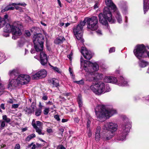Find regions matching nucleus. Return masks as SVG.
Returning <instances> with one entry per match:
<instances>
[{
	"instance_id": "obj_1",
	"label": "nucleus",
	"mask_w": 149,
	"mask_h": 149,
	"mask_svg": "<svg viewBox=\"0 0 149 149\" xmlns=\"http://www.w3.org/2000/svg\"><path fill=\"white\" fill-rule=\"evenodd\" d=\"M82 58L81 57V68H83L86 72L89 73L86 77L87 79L89 81H93L102 79L103 74L95 72L99 70L98 65L96 62L92 63L89 61L83 60Z\"/></svg>"
},
{
	"instance_id": "obj_2",
	"label": "nucleus",
	"mask_w": 149,
	"mask_h": 149,
	"mask_svg": "<svg viewBox=\"0 0 149 149\" xmlns=\"http://www.w3.org/2000/svg\"><path fill=\"white\" fill-rule=\"evenodd\" d=\"M95 111L97 117L100 119L105 117L109 118L117 113L115 110L107 109L104 105L97 106L95 109Z\"/></svg>"
},
{
	"instance_id": "obj_3",
	"label": "nucleus",
	"mask_w": 149,
	"mask_h": 149,
	"mask_svg": "<svg viewBox=\"0 0 149 149\" xmlns=\"http://www.w3.org/2000/svg\"><path fill=\"white\" fill-rule=\"evenodd\" d=\"M90 88L93 93L97 95L109 92L111 90L108 84L102 81L93 83L90 86Z\"/></svg>"
},
{
	"instance_id": "obj_4",
	"label": "nucleus",
	"mask_w": 149,
	"mask_h": 149,
	"mask_svg": "<svg viewBox=\"0 0 149 149\" xmlns=\"http://www.w3.org/2000/svg\"><path fill=\"white\" fill-rule=\"evenodd\" d=\"M118 125L115 123L108 122L104 125L102 127V130L104 132L108 131L111 132L110 134L106 133L105 135L103 136L101 138L104 140H109L114 136L115 133L117 130Z\"/></svg>"
},
{
	"instance_id": "obj_5",
	"label": "nucleus",
	"mask_w": 149,
	"mask_h": 149,
	"mask_svg": "<svg viewBox=\"0 0 149 149\" xmlns=\"http://www.w3.org/2000/svg\"><path fill=\"white\" fill-rule=\"evenodd\" d=\"M99 21L100 23L108 27L107 21L111 23H114L116 20L112 17L111 13L109 10V8L105 7L103 13H100L98 15ZM107 28L109 29L108 27Z\"/></svg>"
},
{
	"instance_id": "obj_6",
	"label": "nucleus",
	"mask_w": 149,
	"mask_h": 149,
	"mask_svg": "<svg viewBox=\"0 0 149 149\" xmlns=\"http://www.w3.org/2000/svg\"><path fill=\"white\" fill-rule=\"evenodd\" d=\"M30 79V77L28 75L20 74L16 79L10 80L9 87H16L25 84L29 82Z\"/></svg>"
},
{
	"instance_id": "obj_7",
	"label": "nucleus",
	"mask_w": 149,
	"mask_h": 149,
	"mask_svg": "<svg viewBox=\"0 0 149 149\" xmlns=\"http://www.w3.org/2000/svg\"><path fill=\"white\" fill-rule=\"evenodd\" d=\"M98 20L96 17L93 16L91 17H86L82 22V24L84 26L85 23L87 24V28L89 30L95 31L98 28Z\"/></svg>"
},
{
	"instance_id": "obj_8",
	"label": "nucleus",
	"mask_w": 149,
	"mask_h": 149,
	"mask_svg": "<svg viewBox=\"0 0 149 149\" xmlns=\"http://www.w3.org/2000/svg\"><path fill=\"white\" fill-rule=\"evenodd\" d=\"M134 53L138 58L149 57V52L146 50L145 46L143 44L137 45L133 51Z\"/></svg>"
},
{
	"instance_id": "obj_9",
	"label": "nucleus",
	"mask_w": 149,
	"mask_h": 149,
	"mask_svg": "<svg viewBox=\"0 0 149 149\" xmlns=\"http://www.w3.org/2000/svg\"><path fill=\"white\" fill-rule=\"evenodd\" d=\"M104 80L107 83L115 84L119 86H125L128 85L127 81L122 76H120L119 80H118L114 77L106 76Z\"/></svg>"
},
{
	"instance_id": "obj_10",
	"label": "nucleus",
	"mask_w": 149,
	"mask_h": 149,
	"mask_svg": "<svg viewBox=\"0 0 149 149\" xmlns=\"http://www.w3.org/2000/svg\"><path fill=\"white\" fill-rule=\"evenodd\" d=\"M43 43H37L34 44V47L36 52H41L40 54V63L44 65L47 63L48 61L46 55L43 51L41 52L43 49Z\"/></svg>"
},
{
	"instance_id": "obj_11",
	"label": "nucleus",
	"mask_w": 149,
	"mask_h": 149,
	"mask_svg": "<svg viewBox=\"0 0 149 149\" xmlns=\"http://www.w3.org/2000/svg\"><path fill=\"white\" fill-rule=\"evenodd\" d=\"M22 25L19 22H15L12 24L11 32L13 36L12 38L16 40L22 35V33L20 29L22 28Z\"/></svg>"
},
{
	"instance_id": "obj_12",
	"label": "nucleus",
	"mask_w": 149,
	"mask_h": 149,
	"mask_svg": "<svg viewBox=\"0 0 149 149\" xmlns=\"http://www.w3.org/2000/svg\"><path fill=\"white\" fill-rule=\"evenodd\" d=\"M81 23L82 22L76 26H74L73 29V31L76 38L83 43L84 42V40L82 38V33L83 28L84 26H83Z\"/></svg>"
},
{
	"instance_id": "obj_13",
	"label": "nucleus",
	"mask_w": 149,
	"mask_h": 149,
	"mask_svg": "<svg viewBox=\"0 0 149 149\" xmlns=\"http://www.w3.org/2000/svg\"><path fill=\"white\" fill-rule=\"evenodd\" d=\"M16 5H20L25 6L26 5V4L25 3H12L11 4H10L9 5L7 6L3 10H1V12H3L5 11H8L9 10H13L15 8L12 6H13L15 7L16 9H18V6H16Z\"/></svg>"
},
{
	"instance_id": "obj_14",
	"label": "nucleus",
	"mask_w": 149,
	"mask_h": 149,
	"mask_svg": "<svg viewBox=\"0 0 149 149\" xmlns=\"http://www.w3.org/2000/svg\"><path fill=\"white\" fill-rule=\"evenodd\" d=\"M81 52L84 58L90 60L92 57L91 52L90 51H88L85 47L81 48Z\"/></svg>"
},
{
	"instance_id": "obj_15",
	"label": "nucleus",
	"mask_w": 149,
	"mask_h": 149,
	"mask_svg": "<svg viewBox=\"0 0 149 149\" xmlns=\"http://www.w3.org/2000/svg\"><path fill=\"white\" fill-rule=\"evenodd\" d=\"M33 40L34 44H36L37 43H44V38L41 33L34 34Z\"/></svg>"
},
{
	"instance_id": "obj_16",
	"label": "nucleus",
	"mask_w": 149,
	"mask_h": 149,
	"mask_svg": "<svg viewBox=\"0 0 149 149\" xmlns=\"http://www.w3.org/2000/svg\"><path fill=\"white\" fill-rule=\"evenodd\" d=\"M131 127V123L128 120L126 123H125L122 125L121 131L125 133V134H127L130 132Z\"/></svg>"
},
{
	"instance_id": "obj_17",
	"label": "nucleus",
	"mask_w": 149,
	"mask_h": 149,
	"mask_svg": "<svg viewBox=\"0 0 149 149\" xmlns=\"http://www.w3.org/2000/svg\"><path fill=\"white\" fill-rule=\"evenodd\" d=\"M127 134L121 131V133L116 137L115 139L116 141H123L126 139V136Z\"/></svg>"
},
{
	"instance_id": "obj_18",
	"label": "nucleus",
	"mask_w": 149,
	"mask_h": 149,
	"mask_svg": "<svg viewBox=\"0 0 149 149\" xmlns=\"http://www.w3.org/2000/svg\"><path fill=\"white\" fill-rule=\"evenodd\" d=\"M105 2L106 5L111 9L113 10H116L117 8L116 6L111 0H105Z\"/></svg>"
},
{
	"instance_id": "obj_19",
	"label": "nucleus",
	"mask_w": 149,
	"mask_h": 149,
	"mask_svg": "<svg viewBox=\"0 0 149 149\" xmlns=\"http://www.w3.org/2000/svg\"><path fill=\"white\" fill-rule=\"evenodd\" d=\"M113 11L117 22L119 23H121L122 22V17L120 13L118 11L117 8L116 10H113Z\"/></svg>"
},
{
	"instance_id": "obj_20",
	"label": "nucleus",
	"mask_w": 149,
	"mask_h": 149,
	"mask_svg": "<svg viewBox=\"0 0 149 149\" xmlns=\"http://www.w3.org/2000/svg\"><path fill=\"white\" fill-rule=\"evenodd\" d=\"M141 58L139 59V61L138 62L139 65L141 68H145L148 65V62L146 60L141 59Z\"/></svg>"
},
{
	"instance_id": "obj_21",
	"label": "nucleus",
	"mask_w": 149,
	"mask_h": 149,
	"mask_svg": "<svg viewBox=\"0 0 149 149\" xmlns=\"http://www.w3.org/2000/svg\"><path fill=\"white\" fill-rule=\"evenodd\" d=\"M35 122V121L34 120H33L32 123V125L33 127L34 128L36 129V132L38 134H42L44 135V133L42 131V129L41 128H40L39 127H38L36 125V124L34 123Z\"/></svg>"
},
{
	"instance_id": "obj_22",
	"label": "nucleus",
	"mask_w": 149,
	"mask_h": 149,
	"mask_svg": "<svg viewBox=\"0 0 149 149\" xmlns=\"http://www.w3.org/2000/svg\"><path fill=\"white\" fill-rule=\"evenodd\" d=\"M101 127L100 126H98L96 128L95 134V139L96 141H98L100 138V131Z\"/></svg>"
},
{
	"instance_id": "obj_23",
	"label": "nucleus",
	"mask_w": 149,
	"mask_h": 149,
	"mask_svg": "<svg viewBox=\"0 0 149 149\" xmlns=\"http://www.w3.org/2000/svg\"><path fill=\"white\" fill-rule=\"evenodd\" d=\"M122 12L124 14H126L128 13V8L126 3L124 2L123 4L120 6Z\"/></svg>"
},
{
	"instance_id": "obj_24",
	"label": "nucleus",
	"mask_w": 149,
	"mask_h": 149,
	"mask_svg": "<svg viewBox=\"0 0 149 149\" xmlns=\"http://www.w3.org/2000/svg\"><path fill=\"white\" fill-rule=\"evenodd\" d=\"M149 9V0H143V10L144 13L148 11Z\"/></svg>"
},
{
	"instance_id": "obj_25",
	"label": "nucleus",
	"mask_w": 149,
	"mask_h": 149,
	"mask_svg": "<svg viewBox=\"0 0 149 149\" xmlns=\"http://www.w3.org/2000/svg\"><path fill=\"white\" fill-rule=\"evenodd\" d=\"M39 71H33L31 73L32 78L33 79H38L40 78Z\"/></svg>"
},
{
	"instance_id": "obj_26",
	"label": "nucleus",
	"mask_w": 149,
	"mask_h": 149,
	"mask_svg": "<svg viewBox=\"0 0 149 149\" xmlns=\"http://www.w3.org/2000/svg\"><path fill=\"white\" fill-rule=\"evenodd\" d=\"M65 39L63 36H60L57 38L54 41L55 44H59L63 43L65 41Z\"/></svg>"
},
{
	"instance_id": "obj_27",
	"label": "nucleus",
	"mask_w": 149,
	"mask_h": 149,
	"mask_svg": "<svg viewBox=\"0 0 149 149\" xmlns=\"http://www.w3.org/2000/svg\"><path fill=\"white\" fill-rule=\"evenodd\" d=\"M12 28V25L7 24L4 28V31L6 32H11Z\"/></svg>"
},
{
	"instance_id": "obj_28",
	"label": "nucleus",
	"mask_w": 149,
	"mask_h": 149,
	"mask_svg": "<svg viewBox=\"0 0 149 149\" xmlns=\"http://www.w3.org/2000/svg\"><path fill=\"white\" fill-rule=\"evenodd\" d=\"M40 78H44L47 75V71L45 70H42L39 71Z\"/></svg>"
},
{
	"instance_id": "obj_29",
	"label": "nucleus",
	"mask_w": 149,
	"mask_h": 149,
	"mask_svg": "<svg viewBox=\"0 0 149 149\" xmlns=\"http://www.w3.org/2000/svg\"><path fill=\"white\" fill-rule=\"evenodd\" d=\"M77 100L79 107L80 108V109H81V108L82 107L83 103L82 100L81 96V95L79 94L78 95Z\"/></svg>"
},
{
	"instance_id": "obj_30",
	"label": "nucleus",
	"mask_w": 149,
	"mask_h": 149,
	"mask_svg": "<svg viewBox=\"0 0 149 149\" xmlns=\"http://www.w3.org/2000/svg\"><path fill=\"white\" fill-rule=\"evenodd\" d=\"M51 82L53 85V86L57 87L59 86L58 80L55 79H52L50 80Z\"/></svg>"
},
{
	"instance_id": "obj_31",
	"label": "nucleus",
	"mask_w": 149,
	"mask_h": 149,
	"mask_svg": "<svg viewBox=\"0 0 149 149\" xmlns=\"http://www.w3.org/2000/svg\"><path fill=\"white\" fill-rule=\"evenodd\" d=\"M9 75L11 77H13L17 74V71L15 69L10 70L9 72Z\"/></svg>"
},
{
	"instance_id": "obj_32",
	"label": "nucleus",
	"mask_w": 149,
	"mask_h": 149,
	"mask_svg": "<svg viewBox=\"0 0 149 149\" xmlns=\"http://www.w3.org/2000/svg\"><path fill=\"white\" fill-rule=\"evenodd\" d=\"M24 111H25L26 114H31L34 112H33V111L30 108L28 107H26L24 109Z\"/></svg>"
},
{
	"instance_id": "obj_33",
	"label": "nucleus",
	"mask_w": 149,
	"mask_h": 149,
	"mask_svg": "<svg viewBox=\"0 0 149 149\" xmlns=\"http://www.w3.org/2000/svg\"><path fill=\"white\" fill-rule=\"evenodd\" d=\"M2 120H3L6 123H9L11 121L10 118L7 117L6 115H4L2 116Z\"/></svg>"
},
{
	"instance_id": "obj_34",
	"label": "nucleus",
	"mask_w": 149,
	"mask_h": 149,
	"mask_svg": "<svg viewBox=\"0 0 149 149\" xmlns=\"http://www.w3.org/2000/svg\"><path fill=\"white\" fill-rule=\"evenodd\" d=\"M36 137V135L34 134H31L29 135L28 136L26 139V141H29L35 137Z\"/></svg>"
},
{
	"instance_id": "obj_35",
	"label": "nucleus",
	"mask_w": 149,
	"mask_h": 149,
	"mask_svg": "<svg viewBox=\"0 0 149 149\" xmlns=\"http://www.w3.org/2000/svg\"><path fill=\"white\" fill-rule=\"evenodd\" d=\"M52 69L53 70L56 72L58 73H61V71L60 70V69L56 67H54L52 65H50Z\"/></svg>"
},
{
	"instance_id": "obj_36",
	"label": "nucleus",
	"mask_w": 149,
	"mask_h": 149,
	"mask_svg": "<svg viewBox=\"0 0 149 149\" xmlns=\"http://www.w3.org/2000/svg\"><path fill=\"white\" fill-rule=\"evenodd\" d=\"M40 146V144L38 143H36V145L32 143L29 145V146L30 147H31L32 149H35L37 147H39Z\"/></svg>"
},
{
	"instance_id": "obj_37",
	"label": "nucleus",
	"mask_w": 149,
	"mask_h": 149,
	"mask_svg": "<svg viewBox=\"0 0 149 149\" xmlns=\"http://www.w3.org/2000/svg\"><path fill=\"white\" fill-rule=\"evenodd\" d=\"M6 123L3 120H0V127L3 129L5 126Z\"/></svg>"
},
{
	"instance_id": "obj_38",
	"label": "nucleus",
	"mask_w": 149,
	"mask_h": 149,
	"mask_svg": "<svg viewBox=\"0 0 149 149\" xmlns=\"http://www.w3.org/2000/svg\"><path fill=\"white\" fill-rule=\"evenodd\" d=\"M2 18L3 19V21H4V24L6 22H9V19L7 14L5 15L4 17L3 18Z\"/></svg>"
},
{
	"instance_id": "obj_39",
	"label": "nucleus",
	"mask_w": 149,
	"mask_h": 149,
	"mask_svg": "<svg viewBox=\"0 0 149 149\" xmlns=\"http://www.w3.org/2000/svg\"><path fill=\"white\" fill-rule=\"evenodd\" d=\"M41 109H37L35 112V115L36 116H40L41 113Z\"/></svg>"
},
{
	"instance_id": "obj_40",
	"label": "nucleus",
	"mask_w": 149,
	"mask_h": 149,
	"mask_svg": "<svg viewBox=\"0 0 149 149\" xmlns=\"http://www.w3.org/2000/svg\"><path fill=\"white\" fill-rule=\"evenodd\" d=\"M4 25V21L2 17H0V28L2 27Z\"/></svg>"
},
{
	"instance_id": "obj_41",
	"label": "nucleus",
	"mask_w": 149,
	"mask_h": 149,
	"mask_svg": "<svg viewBox=\"0 0 149 149\" xmlns=\"http://www.w3.org/2000/svg\"><path fill=\"white\" fill-rule=\"evenodd\" d=\"M4 89L3 85L0 83V96L2 94L3 92Z\"/></svg>"
},
{
	"instance_id": "obj_42",
	"label": "nucleus",
	"mask_w": 149,
	"mask_h": 149,
	"mask_svg": "<svg viewBox=\"0 0 149 149\" xmlns=\"http://www.w3.org/2000/svg\"><path fill=\"white\" fill-rule=\"evenodd\" d=\"M31 107L32 109L33 112H34V110L36 108V104L35 102H33L32 103Z\"/></svg>"
},
{
	"instance_id": "obj_43",
	"label": "nucleus",
	"mask_w": 149,
	"mask_h": 149,
	"mask_svg": "<svg viewBox=\"0 0 149 149\" xmlns=\"http://www.w3.org/2000/svg\"><path fill=\"white\" fill-rule=\"evenodd\" d=\"M96 33L99 36H100L102 35V32L101 31L100 29H97L96 30Z\"/></svg>"
},
{
	"instance_id": "obj_44",
	"label": "nucleus",
	"mask_w": 149,
	"mask_h": 149,
	"mask_svg": "<svg viewBox=\"0 0 149 149\" xmlns=\"http://www.w3.org/2000/svg\"><path fill=\"white\" fill-rule=\"evenodd\" d=\"M75 82L77 84H82L84 83V80L82 79L80 81H76Z\"/></svg>"
},
{
	"instance_id": "obj_45",
	"label": "nucleus",
	"mask_w": 149,
	"mask_h": 149,
	"mask_svg": "<svg viewBox=\"0 0 149 149\" xmlns=\"http://www.w3.org/2000/svg\"><path fill=\"white\" fill-rule=\"evenodd\" d=\"M25 35L27 36H31V33L28 30H25Z\"/></svg>"
},
{
	"instance_id": "obj_46",
	"label": "nucleus",
	"mask_w": 149,
	"mask_h": 149,
	"mask_svg": "<svg viewBox=\"0 0 149 149\" xmlns=\"http://www.w3.org/2000/svg\"><path fill=\"white\" fill-rule=\"evenodd\" d=\"M49 108H45L44 110V113L45 115H47L49 112Z\"/></svg>"
},
{
	"instance_id": "obj_47",
	"label": "nucleus",
	"mask_w": 149,
	"mask_h": 149,
	"mask_svg": "<svg viewBox=\"0 0 149 149\" xmlns=\"http://www.w3.org/2000/svg\"><path fill=\"white\" fill-rule=\"evenodd\" d=\"M87 134L88 136L89 137H90L91 136L92 132H91V130H90V129H89V130L87 131Z\"/></svg>"
},
{
	"instance_id": "obj_48",
	"label": "nucleus",
	"mask_w": 149,
	"mask_h": 149,
	"mask_svg": "<svg viewBox=\"0 0 149 149\" xmlns=\"http://www.w3.org/2000/svg\"><path fill=\"white\" fill-rule=\"evenodd\" d=\"M36 126L39 127L41 126L42 125V123H41L40 121H37L36 122Z\"/></svg>"
},
{
	"instance_id": "obj_49",
	"label": "nucleus",
	"mask_w": 149,
	"mask_h": 149,
	"mask_svg": "<svg viewBox=\"0 0 149 149\" xmlns=\"http://www.w3.org/2000/svg\"><path fill=\"white\" fill-rule=\"evenodd\" d=\"M19 104H13L12 105V108L14 109L17 108L19 107Z\"/></svg>"
},
{
	"instance_id": "obj_50",
	"label": "nucleus",
	"mask_w": 149,
	"mask_h": 149,
	"mask_svg": "<svg viewBox=\"0 0 149 149\" xmlns=\"http://www.w3.org/2000/svg\"><path fill=\"white\" fill-rule=\"evenodd\" d=\"M115 48L114 47H112L110 48V49H109V52L110 53L114 52L115 51Z\"/></svg>"
},
{
	"instance_id": "obj_51",
	"label": "nucleus",
	"mask_w": 149,
	"mask_h": 149,
	"mask_svg": "<svg viewBox=\"0 0 149 149\" xmlns=\"http://www.w3.org/2000/svg\"><path fill=\"white\" fill-rule=\"evenodd\" d=\"M65 148L62 145H59L57 147V149H65Z\"/></svg>"
},
{
	"instance_id": "obj_52",
	"label": "nucleus",
	"mask_w": 149,
	"mask_h": 149,
	"mask_svg": "<svg viewBox=\"0 0 149 149\" xmlns=\"http://www.w3.org/2000/svg\"><path fill=\"white\" fill-rule=\"evenodd\" d=\"M54 118L56 119L57 121H59L60 120L59 116L58 115H56L54 116Z\"/></svg>"
},
{
	"instance_id": "obj_53",
	"label": "nucleus",
	"mask_w": 149,
	"mask_h": 149,
	"mask_svg": "<svg viewBox=\"0 0 149 149\" xmlns=\"http://www.w3.org/2000/svg\"><path fill=\"white\" fill-rule=\"evenodd\" d=\"M74 119V122L77 123H78L79 121V119L77 117H75Z\"/></svg>"
},
{
	"instance_id": "obj_54",
	"label": "nucleus",
	"mask_w": 149,
	"mask_h": 149,
	"mask_svg": "<svg viewBox=\"0 0 149 149\" xmlns=\"http://www.w3.org/2000/svg\"><path fill=\"white\" fill-rule=\"evenodd\" d=\"M14 149H20L19 144H16Z\"/></svg>"
},
{
	"instance_id": "obj_55",
	"label": "nucleus",
	"mask_w": 149,
	"mask_h": 149,
	"mask_svg": "<svg viewBox=\"0 0 149 149\" xmlns=\"http://www.w3.org/2000/svg\"><path fill=\"white\" fill-rule=\"evenodd\" d=\"M47 131L48 133H50L53 132L52 129L50 128H48L47 130Z\"/></svg>"
},
{
	"instance_id": "obj_56",
	"label": "nucleus",
	"mask_w": 149,
	"mask_h": 149,
	"mask_svg": "<svg viewBox=\"0 0 149 149\" xmlns=\"http://www.w3.org/2000/svg\"><path fill=\"white\" fill-rule=\"evenodd\" d=\"M100 67H101L102 69H105L107 68V67L104 64L102 63L101 65L100 66Z\"/></svg>"
},
{
	"instance_id": "obj_57",
	"label": "nucleus",
	"mask_w": 149,
	"mask_h": 149,
	"mask_svg": "<svg viewBox=\"0 0 149 149\" xmlns=\"http://www.w3.org/2000/svg\"><path fill=\"white\" fill-rule=\"evenodd\" d=\"M99 6V3H96L95 4L94 6V9H95L97 8H98Z\"/></svg>"
},
{
	"instance_id": "obj_58",
	"label": "nucleus",
	"mask_w": 149,
	"mask_h": 149,
	"mask_svg": "<svg viewBox=\"0 0 149 149\" xmlns=\"http://www.w3.org/2000/svg\"><path fill=\"white\" fill-rule=\"evenodd\" d=\"M91 121L89 120L88 121L87 124V127L88 128L89 127Z\"/></svg>"
},
{
	"instance_id": "obj_59",
	"label": "nucleus",
	"mask_w": 149,
	"mask_h": 149,
	"mask_svg": "<svg viewBox=\"0 0 149 149\" xmlns=\"http://www.w3.org/2000/svg\"><path fill=\"white\" fill-rule=\"evenodd\" d=\"M59 130L60 131V132H61L62 135L63 134L64 131V129L63 128H60L59 129Z\"/></svg>"
},
{
	"instance_id": "obj_60",
	"label": "nucleus",
	"mask_w": 149,
	"mask_h": 149,
	"mask_svg": "<svg viewBox=\"0 0 149 149\" xmlns=\"http://www.w3.org/2000/svg\"><path fill=\"white\" fill-rule=\"evenodd\" d=\"M0 107L3 109H4L5 108L4 107V104H2L0 106Z\"/></svg>"
},
{
	"instance_id": "obj_61",
	"label": "nucleus",
	"mask_w": 149,
	"mask_h": 149,
	"mask_svg": "<svg viewBox=\"0 0 149 149\" xmlns=\"http://www.w3.org/2000/svg\"><path fill=\"white\" fill-rule=\"evenodd\" d=\"M36 50H35L34 49H31V51L30 52L31 54H33L35 53Z\"/></svg>"
},
{
	"instance_id": "obj_62",
	"label": "nucleus",
	"mask_w": 149,
	"mask_h": 149,
	"mask_svg": "<svg viewBox=\"0 0 149 149\" xmlns=\"http://www.w3.org/2000/svg\"><path fill=\"white\" fill-rule=\"evenodd\" d=\"M58 3L60 7H61V4L60 0H57Z\"/></svg>"
},
{
	"instance_id": "obj_63",
	"label": "nucleus",
	"mask_w": 149,
	"mask_h": 149,
	"mask_svg": "<svg viewBox=\"0 0 149 149\" xmlns=\"http://www.w3.org/2000/svg\"><path fill=\"white\" fill-rule=\"evenodd\" d=\"M42 99L44 100H46L47 99V96H44L42 97Z\"/></svg>"
},
{
	"instance_id": "obj_64",
	"label": "nucleus",
	"mask_w": 149,
	"mask_h": 149,
	"mask_svg": "<svg viewBox=\"0 0 149 149\" xmlns=\"http://www.w3.org/2000/svg\"><path fill=\"white\" fill-rule=\"evenodd\" d=\"M68 121V120L65 119H62V123H65L67 122Z\"/></svg>"
}]
</instances>
